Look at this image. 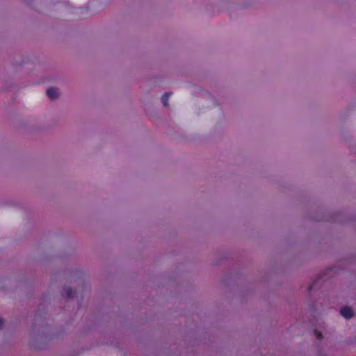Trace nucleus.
I'll list each match as a JSON object with an SVG mask.
<instances>
[{
	"instance_id": "f257e3e1",
	"label": "nucleus",
	"mask_w": 356,
	"mask_h": 356,
	"mask_svg": "<svg viewBox=\"0 0 356 356\" xmlns=\"http://www.w3.org/2000/svg\"><path fill=\"white\" fill-rule=\"evenodd\" d=\"M340 314L342 316H343L346 319L350 318L353 315V312L351 308L349 307H343L340 310Z\"/></svg>"
},
{
	"instance_id": "f03ea898",
	"label": "nucleus",
	"mask_w": 356,
	"mask_h": 356,
	"mask_svg": "<svg viewBox=\"0 0 356 356\" xmlns=\"http://www.w3.org/2000/svg\"><path fill=\"white\" fill-rule=\"evenodd\" d=\"M47 95L51 99H54L58 97V91L56 88H49L47 90Z\"/></svg>"
},
{
	"instance_id": "7ed1b4c3",
	"label": "nucleus",
	"mask_w": 356,
	"mask_h": 356,
	"mask_svg": "<svg viewBox=\"0 0 356 356\" xmlns=\"http://www.w3.org/2000/svg\"><path fill=\"white\" fill-rule=\"evenodd\" d=\"M171 95L172 94L170 92H165L163 95L161 97V102L164 106H167L168 105V99L170 98Z\"/></svg>"
},
{
	"instance_id": "20e7f679",
	"label": "nucleus",
	"mask_w": 356,
	"mask_h": 356,
	"mask_svg": "<svg viewBox=\"0 0 356 356\" xmlns=\"http://www.w3.org/2000/svg\"><path fill=\"white\" fill-rule=\"evenodd\" d=\"M65 297L67 298H72L74 296V291L72 288L69 287L65 289Z\"/></svg>"
},
{
	"instance_id": "39448f33",
	"label": "nucleus",
	"mask_w": 356,
	"mask_h": 356,
	"mask_svg": "<svg viewBox=\"0 0 356 356\" xmlns=\"http://www.w3.org/2000/svg\"><path fill=\"white\" fill-rule=\"evenodd\" d=\"M314 333H315V335L316 336V338L318 339H322L323 336H322V334L320 332H318L317 330H315Z\"/></svg>"
},
{
	"instance_id": "423d86ee",
	"label": "nucleus",
	"mask_w": 356,
	"mask_h": 356,
	"mask_svg": "<svg viewBox=\"0 0 356 356\" xmlns=\"http://www.w3.org/2000/svg\"><path fill=\"white\" fill-rule=\"evenodd\" d=\"M313 287H314V284L310 285V286L308 287V291H309V292H310V291L312 290Z\"/></svg>"
},
{
	"instance_id": "0eeeda50",
	"label": "nucleus",
	"mask_w": 356,
	"mask_h": 356,
	"mask_svg": "<svg viewBox=\"0 0 356 356\" xmlns=\"http://www.w3.org/2000/svg\"><path fill=\"white\" fill-rule=\"evenodd\" d=\"M3 319L1 318H0V329H1L2 326H3Z\"/></svg>"
},
{
	"instance_id": "6e6552de",
	"label": "nucleus",
	"mask_w": 356,
	"mask_h": 356,
	"mask_svg": "<svg viewBox=\"0 0 356 356\" xmlns=\"http://www.w3.org/2000/svg\"><path fill=\"white\" fill-rule=\"evenodd\" d=\"M334 216H335V218H337V213H335V214H334Z\"/></svg>"
}]
</instances>
